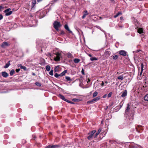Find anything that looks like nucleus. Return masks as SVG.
<instances>
[{
	"label": "nucleus",
	"instance_id": "1",
	"mask_svg": "<svg viewBox=\"0 0 148 148\" xmlns=\"http://www.w3.org/2000/svg\"><path fill=\"white\" fill-rule=\"evenodd\" d=\"M57 49L56 48V50ZM62 58V53L61 51L57 52L56 50V62L59 61Z\"/></svg>",
	"mask_w": 148,
	"mask_h": 148
},
{
	"label": "nucleus",
	"instance_id": "2",
	"mask_svg": "<svg viewBox=\"0 0 148 148\" xmlns=\"http://www.w3.org/2000/svg\"><path fill=\"white\" fill-rule=\"evenodd\" d=\"M100 99V97L98 96L95 98L91 100L88 101H87V103L89 104L92 103L93 102L99 100Z\"/></svg>",
	"mask_w": 148,
	"mask_h": 148
},
{
	"label": "nucleus",
	"instance_id": "3",
	"mask_svg": "<svg viewBox=\"0 0 148 148\" xmlns=\"http://www.w3.org/2000/svg\"><path fill=\"white\" fill-rule=\"evenodd\" d=\"M11 10V9L10 8H8L5 10L4 12L5 14V15L6 16H8L10 15L12 13V11H10Z\"/></svg>",
	"mask_w": 148,
	"mask_h": 148
},
{
	"label": "nucleus",
	"instance_id": "4",
	"mask_svg": "<svg viewBox=\"0 0 148 148\" xmlns=\"http://www.w3.org/2000/svg\"><path fill=\"white\" fill-rule=\"evenodd\" d=\"M96 131L94 130H92L88 134V135H89L87 137V138L88 140H90L91 139L93 136V134L95 133Z\"/></svg>",
	"mask_w": 148,
	"mask_h": 148
},
{
	"label": "nucleus",
	"instance_id": "5",
	"mask_svg": "<svg viewBox=\"0 0 148 148\" xmlns=\"http://www.w3.org/2000/svg\"><path fill=\"white\" fill-rule=\"evenodd\" d=\"M10 44L7 42H4L0 45L1 47L3 48H5L7 47L10 45Z\"/></svg>",
	"mask_w": 148,
	"mask_h": 148
},
{
	"label": "nucleus",
	"instance_id": "6",
	"mask_svg": "<svg viewBox=\"0 0 148 148\" xmlns=\"http://www.w3.org/2000/svg\"><path fill=\"white\" fill-rule=\"evenodd\" d=\"M110 51L108 50V49H107L105 50L103 55L106 58H107L110 56Z\"/></svg>",
	"mask_w": 148,
	"mask_h": 148
},
{
	"label": "nucleus",
	"instance_id": "7",
	"mask_svg": "<svg viewBox=\"0 0 148 148\" xmlns=\"http://www.w3.org/2000/svg\"><path fill=\"white\" fill-rule=\"evenodd\" d=\"M67 71L66 70H64L60 74H58L57 73L56 74V78L58 77L59 76H62L64 75L66 73H67Z\"/></svg>",
	"mask_w": 148,
	"mask_h": 148
},
{
	"label": "nucleus",
	"instance_id": "8",
	"mask_svg": "<svg viewBox=\"0 0 148 148\" xmlns=\"http://www.w3.org/2000/svg\"><path fill=\"white\" fill-rule=\"evenodd\" d=\"M119 53V54L123 56H125L127 55V52L124 50L120 51Z\"/></svg>",
	"mask_w": 148,
	"mask_h": 148
},
{
	"label": "nucleus",
	"instance_id": "9",
	"mask_svg": "<svg viewBox=\"0 0 148 148\" xmlns=\"http://www.w3.org/2000/svg\"><path fill=\"white\" fill-rule=\"evenodd\" d=\"M65 29L67 31H68L69 33H71L72 32L70 29L68 25L67 24H66L64 25V26Z\"/></svg>",
	"mask_w": 148,
	"mask_h": 148
},
{
	"label": "nucleus",
	"instance_id": "10",
	"mask_svg": "<svg viewBox=\"0 0 148 148\" xmlns=\"http://www.w3.org/2000/svg\"><path fill=\"white\" fill-rule=\"evenodd\" d=\"M36 3H37L36 0H32V4L31 6L32 9L34 8Z\"/></svg>",
	"mask_w": 148,
	"mask_h": 148
},
{
	"label": "nucleus",
	"instance_id": "11",
	"mask_svg": "<svg viewBox=\"0 0 148 148\" xmlns=\"http://www.w3.org/2000/svg\"><path fill=\"white\" fill-rule=\"evenodd\" d=\"M1 74L2 76L5 78L7 77L8 75V73L5 71L2 72Z\"/></svg>",
	"mask_w": 148,
	"mask_h": 148
},
{
	"label": "nucleus",
	"instance_id": "12",
	"mask_svg": "<svg viewBox=\"0 0 148 148\" xmlns=\"http://www.w3.org/2000/svg\"><path fill=\"white\" fill-rule=\"evenodd\" d=\"M127 91L126 90H125L124 92H122L121 96L122 97H124L127 95Z\"/></svg>",
	"mask_w": 148,
	"mask_h": 148
},
{
	"label": "nucleus",
	"instance_id": "13",
	"mask_svg": "<svg viewBox=\"0 0 148 148\" xmlns=\"http://www.w3.org/2000/svg\"><path fill=\"white\" fill-rule=\"evenodd\" d=\"M45 16V14L43 12H41L40 13L39 16L40 18L44 17Z\"/></svg>",
	"mask_w": 148,
	"mask_h": 148
},
{
	"label": "nucleus",
	"instance_id": "14",
	"mask_svg": "<svg viewBox=\"0 0 148 148\" xmlns=\"http://www.w3.org/2000/svg\"><path fill=\"white\" fill-rule=\"evenodd\" d=\"M62 26V25L60 24L59 22L56 21V27H60Z\"/></svg>",
	"mask_w": 148,
	"mask_h": 148
},
{
	"label": "nucleus",
	"instance_id": "15",
	"mask_svg": "<svg viewBox=\"0 0 148 148\" xmlns=\"http://www.w3.org/2000/svg\"><path fill=\"white\" fill-rule=\"evenodd\" d=\"M18 66L19 67H20L21 69H23L25 71L27 69V68L26 67L21 65V64H18Z\"/></svg>",
	"mask_w": 148,
	"mask_h": 148
},
{
	"label": "nucleus",
	"instance_id": "16",
	"mask_svg": "<svg viewBox=\"0 0 148 148\" xmlns=\"http://www.w3.org/2000/svg\"><path fill=\"white\" fill-rule=\"evenodd\" d=\"M130 104L129 103H128L127 105V107L125 110V113H126L127 112H128L129 111L130 109Z\"/></svg>",
	"mask_w": 148,
	"mask_h": 148
},
{
	"label": "nucleus",
	"instance_id": "17",
	"mask_svg": "<svg viewBox=\"0 0 148 148\" xmlns=\"http://www.w3.org/2000/svg\"><path fill=\"white\" fill-rule=\"evenodd\" d=\"M57 96L58 97L60 98L61 99L63 100L65 99V97L64 96L60 94L58 95Z\"/></svg>",
	"mask_w": 148,
	"mask_h": 148
},
{
	"label": "nucleus",
	"instance_id": "18",
	"mask_svg": "<svg viewBox=\"0 0 148 148\" xmlns=\"http://www.w3.org/2000/svg\"><path fill=\"white\" fill-rule=\"evenodd\" d=\"M55 147L56 145H48L46 147V148H55Z\"/></svg>",
	"mask_w": 148,
	"mask_h": 148
},
{
	"label": "nucleus",
	"instance_id": "19",
	"mask_svg": "<svg viewBox=\"0 0 148 148\" xmlns=\"http://www.w3.org/2000/svg\"><path fill=\"white\" fill-rule=\"evenodd\" d=\"M138 32L140 34L143 33V31L142 28H139L138 29Z\"/></svg>",
	"mask_w": 148,
	"mask_h": 148
},
{
	"label": "nucleus",
	"instance_id": "20",
	"mask_svg": "<svg viewBox=\"0 0 148 148\" xmlns=\"http://www.w3.org/2000/svg\"><path fill=\"white\" fill-rule=\"evenodd\" d=\"M122 14V13L121 12H119L116 15L114 16V18H116L119 15H121Z\"/></svg>",
	"mask_w": 148,
	"mask_h": 148
},
{
	"label": "nucleus",
	"instance_id": "21",
	"mask_svg": "<svg viewBox=\"0 0 148 148\" xmlns=\"http://www.w3.org/2000/svg\"><path fill=\"white\" fill-rule=\"evenodd\" d=\"M80 61V59L77 58H75L73 60L74 62L75 63H78Z\"/></svg>",
	"mask_w": 148,
	"mask_h": 148
},
{
	"label": "nucleus",
	"instance_id": "22",
	"mask_svg": "<svg viewBox=\"0 0 148 148\" xmlns=\"http://www.w3.org/2000/svg\"><path fill=\"white\" fill-rule=\"evenodd\" d=\"M10 61H9L4 66V68H7L10 65Z\"/></svg>",
	"mask_w": 148,
	"mask_h": 148
},
{
	"label": "nucleus",
	"instance_id": "23",
	"mask_svg": "<svg viewBox=\"0 0 148 148\" xmlns=\"http://www.w3.org/2000/svg\"><path fill=\"white\" fill-rule=\"evenodd\" d=\"M67 57L68 58H73L72 55L70 53H69L67 54Z\"/></svg>",
	"mask_w": 148,
	"mask_h": 148
},
{
	"label": "nucleus",
	"instance_id": "24",
	"mask_svg": "<svg viewBox=\"0 0 148 148\" xmlns=\"http://www.w3.org/2000/svg\"><path fill=\"white\" fill-rule=\"evenodd\" d=\"M144 99L145 101H148V94H147L144 96Z\"/></svg>",
	"mask_w": 148,
	"mask_h": 148
},
{
	"label": "nucleus",
	"instance_id": "25",
	"mask_svg": "<svg viewBox=\"0 0 148 148\" xmlns=\"http://www.w3.org/2000/svg\"><path fill=\"white\" fill-rule=\"evenodd\" d=\"M118 79H121V80H123V75H120L118 76L117 77Z\"/></svg>",
	"mask_w": 148,
	"mask_h": 148
},
{
	"label": "nucleus",
	"instance_id": "26",
	"mask_svg": "<svg viewBox=\"0 0 148 148\" xmlns=\"http://www.w3.org/2000/svg\"><path fill=\"white\" fill-rule=\"evenodd\" d=\"M134 24L136 27H136V29L138 27L139 24L137 20H136V21H134Z\"/></svg>",
	"mask_w": 148,
	"mask_h": 148
},
{
	"label": "nucleus",
	"instance_id": "27",
	"mask_svg": "<svg viewBox=\"0 0 148 148\" xmlns=\"http://www.w3.org/2000/svg\"><path fill=\"white\" fill-rule=\"evenodd\" d=\"M79 99L74 98L72 99V101L75 102H78L80 101Z\"/></svg>",
	"mask_w": 148,
	"mask_h": 148
},
{
	"label": "nucleus",
	"instance_id": "28",
	"mask_svg": "<svg viewBox=\"0 0 148 148\" xmlns=\"http://www.w3.org/2000/svg\"><path fill=\"white\" fill-rule=\"evenodd\" d=\"M59 33L60 35H63L65 34V32L63 30H60Z\"/></svg>",
	"mask_w": 148,
	"mask_h": 148
},
{
	"label": "nucleus",
	"instance_id": "29",
	"mask_svg": "<svg viewBox=\"0 0 148 148\" xmlns=\"http://www.w3.org/2000/svg\"><path fill=\"white\" fill-rule=\"evenodd\" d=\"M50 67L49 65H47L46 66V69L47 71H49L50 70Z\"/></svg>",
	"mask_w": 148,
	"mask_h": 148
},
{
	"label": "nucleus",
	"instance_id": "30",
	"mask_svg": "<svg viewBox=\"0 0 148 148\" xmlns=\"http://www.w3.org/2000/svg\"><path fill=\"white\" fill-rule=\"evenodd\" d=\"M119 57L117 55H115L112 56V58L114 60H116Z\"/></svg>",
	"mask_w": 148,
	"mask_h": 148
},
{
	"label": "nucleus",
	"instance_id": "31",
	"mask_svg": "<svg viewBox=\"0 0 148 148\" xmlns=\"http://www.w3.org/2000/svg\"><path fill=\"white\" fill-rule=\"evenodd\" d=\"M65 78L67 81H72V80L69 77L66 76Z\"/></svg>",
	"mask_w": 148,
	"mask_h": 148
},
{
	"label": "nucleus",
	"instance_id": "32",
	"mask_svg": "<svg viewBox=\"0 0 148 148\" xmlns=\"http://www.w3.org/2000/svg\"><path fill=\"white\" fill-rule=\"evenodd\" d=\"M90 60L91 61L96 60H98L97 58L95 57H91L90 58Z\"/></svg>",
	"mask_w": 148,
	"mask_h": 148
},
{
	"label": "nucleus",
	"instance_id": "33",
	"mask_svg": "<svg viewBox=\"0 0 148 148\" xmlns=\"http://www.w3.org/2000/svg\"><path fill=\"white\" fill-rule=\"evenodd\" d=\"M15 73V71L14 69L12 70L10 72V74L11 76H12Z\"/></svg>",
	"mask_w": 148,
	"mask_h": 148
},
{
	"label": "nucleus",
	"instance_id": "34",
	"mask_svg": "<svg viewBox=\"0 0 148 148\" xmlns=\"http://www.w3.org/2000/svg\"><path fill=\"white\" fill-rule=\"evenodd\" d=\"M141 73H140V74L141 75L142 73V71H143V68L144 67V65L143 63H142L141 64Z\"/></svg>",
	"mask_w": 148,
	"mask_h": 148
},
{
	"label": "nucleus",
	"instance_id": "35",
	"mask_svg": "<svg viewBox=\"0 0 148 148\" xmlns=\"http://www.w3.org/2000/svg\"><path fill=\"white\" fill-rule=\"evenodd\" d=\"M98 94V92L97 91H95L93 94V97H94L96 96Z\"/></svg>",
	"mask_w": 148,
	"mask_h": 148
},
{
	"label": "nucleus",
	"instance_id": "36",
	"mask_svg": "<svg viewBox=\"0 0 148 148\" xmlns=\"http://www.w3.org/2000/svg\"><path fill=\"white\" fill-rule=\"evenodd\" d=\"M64 100L65 101L67 102L70 103H72V104L74 103L72 102L71 101H69V100H68L67 99H66L65 98V99H64Z\"/></svg>",
	"mask_w": 148,
	"mask_h": 148
},
{
	"label": "nucleus",
	"instance_id": "37",
	"mask_svg": "<svg viewBox=\"0 0 148 148\" xmlns=\"http://www.w3.org/2000/svg\"><path fill=\"white\" fill-rule=\"evenodd\" d=\"M36 85L38 86H40L41 85V84L39 82H37L35 83Z\"/></svg>",
	"mask_w": 148,
	"mask_h": 148
},
{
	"label": "nucleus",
	"instance_id": "38",
	"mask_svg": "<svg viewBox=\"0 0 148 148\" xmlns=\"http://www.w3.org/2000/svg\"><path fill=\"white\" fill-rule=\"evenodd\" d=\"M99 133H97V132L95 134V135H93V137L94 138H96L97 136L99 135Z\"/></svg>",
	"mask_w": 148,
	"mask_h": 148
},
{
	"label": "nucleus",
	"instance_id": "39",
	"mask_svg": "<svg viewBox=\"0 0 148 148\" xmlns=\"http://www.w3.org/2000/svg\"><path fill=\"white\" fill-rule=\"evenodd\" d=\"M112 94V92H110L108 95V97L109 98V97H110L111 96Z\"/></svg>",
	"mask_w": 148,
	"mask_h": 148
},
{
	"label": "nucleus",
	"instance_id": "40",
	"mask_svg": "<svg viewBox=\"0 0 148 148\" xmlns=\"http://www.w3.org/2000/svg\"><path fill=\"white\" fill-rule=\"evenodd\" d=\"M84 14H85L86 15H87L88 14V12L86 10H85L84 11Z\"/></svg>",
	"mask_w": 148,
	"mask_h": 148
},
{
	"label": "nucleus",
	"instance_id": "41",
	"mask_svg": "<svg viewBox=\"0 0 148 148\" xmlns=\"http://www.w3.org/2000/svg\"><path fill=\"white\" fill-rule=\"evenodd\" d=\"M49 74L51 75H53V71L52 70L49 73Z\"/></svg>",
	"mask_w": 148,
	"mask_h": 148
},
{
	"label": "nucleus",
	"instance_id": "42",
	"mask_svg": "<svg viewBox=\"0 0 148 148\" xmlns=\"http://www.w3.org/2000/svg\"><path fill=\"white\" fill-rule=\"evenodd\" d=\"M4 8V7L2 5L0 6V11H1L2 9H3Z\"/></svg>",
	"mask_w": 148,
	"mask_h": 148
},
{
	"label": "nucleus",
	"instance_id": "43",
	"mask_svg": "<svg viewBox=\"0 0 148 148\" xmlns=\"http://www.w3.org/2000/svg\"><path fill=\"white\" fill-rule=\"evenodd\" d=\"M53 27L56 29V21H55L53 23Z\"/></svg>",
	"mask_w": 148,
	"mask_h": 148
},
{
	"label": "nucleus",
	"instance_id": "44",
	"mask_svg": "<svg viewBox=\"0 0 148 148\" xmlns=\"http://www.w3.org/2000/svg\"><path fill=\"white\" fill-rule=\"evenodd\" d=\"M81 72H82V74H83V75H84L85 73H84V69H82V71H81Z\"/></svg>",
	"mask_w": 148,
	"mask_h": 148
},
{
	"label": "nucleus",
	"instance_id": "45",
	"mask_svg": "<svg viewBox=\"0 0 148 148\" xmlns=\"http://www.w3.org/2000/svg\"><path fill=\"white\" fill-rule=\"evenodd\" d=\"M86 15L85 14H84L83 16L82 17V18L83 19L86 16Z\"/></svg>",
	"mask_w": 148,
	"mask_h": 148
},
{
	"label": "nucleus",
	"instance_id": "46",
	"mask_svg": "<svg viewBox=\"0 0 148 148\" xmlns=\"http://www.w3.org/2000/svg\"><path fill=\"white\" fill-rule=\"evenodd\" d=\"M101 129H99V130L98 131V132H97V133H99V134L101 132Z\"/></svg>",
	"mask_w": 148,
	"mask_h": 148
},
{
	"label": "nucleus",
	"instance_id": "47",
	"mask_svg": "<svg viewBox=\"0 0 148 148\" xmlns=\"http://www.w3.org/2000/svg\"><path fill=\"white\" fill-rule=\"evenodd\" d=\"M3 18V16L2 14H0V20L2 19Z\"/></svg>",
	"mask_w": 148,
	"mask_h": 148
},
{
	"label": "nucleus",
	"instance_id": "48",
	"mask_svg": "<svg viewBox=\"0 0 148 148\" xmlns=\"http://www.w3.org/2000/svg\"><path fill=\"white\" fill-rule=\"evenodd\" d=\"M20 70V69H16V72L18 73L19 72Z\"/></svg>",
	"mask_w": 148,
	"mask_h": 148
},
{
	"label": "nucleus",
	"instance_id": "49",
	"mask_svg": "<svg viewBox=\"0 0 148 148\" xmlns=\"http://www.w3.org/2000/svg\"><path fill=\"white\" fill-rule=\"evenodd\" d=\"M59 27H57V29H56V31H57L58 32H59L60 31V30L58 28Z\"/></svg>",
	"mask_w": 148,
	"mask_h": 148
},
{
	"label": "nucleus",
	"instance_id": "50",
	"mask_svg": "<svg viewBox=\"0 0 148 148\" xmlns=\"http://www.w3.org/2000/svg\"><path fill=\"white\" fill-rule=\"evenodd\" d=\"M101 85L102 86H103L104 85V83L103 82V81L102 82L101 84Z\"/></svg>",
	"mask_w": 148,
	"mask_h": 148
},
{
	"label": "nucleus",
	"instance_id": "51",
	"mask_svg": "<svg viewBox=\"0 0 148 148\" xmlns=\"http://www.w3.org/2000/svg\"><path fill=\"white\" fill-rule=\"evenodd\" d=\"M106 96H107V95L106 94H105V95H103V98H106Z\"/></svg>",
	"mask_w": 148,
	"mask_h": 148
},
{
	"label": "nucleus",
	"instance_id": "52",
	"mask_svg": "<svg viewBox=\"0 0 148 148\" xmlns=\"http://www.w3.org/2000/svg\"><path fill=\"white\" fill-rule=\"evenodd\" d=\"M88 56H89L91 58L92 57V55L91 54H88Z\"/></svg>",
	"mask_w": 148,
	"mask_h": 148
},
{
	"label": "nucleus",
	"instance_id": "53",
	"mask_svg": "<svg viewBox=\"0 0 148 148\" xmlns=\"http://www.w3.org/2000/svg\"><path fill=\"white\" fill-rule=\"evenodd\" d=\"M123 17L122 16H121L120 17V19L121 20H123Z\"/></svg>",
	"mask_w": 148,
	"mask_h": 148
},
{
	"label": "nucleus",
	"instance_id": "54",
	"mask_svg": "<svg viewBox=\"0 0 148 148\" xmlns=\"http://www.w3.org/2000/svg\"><path fill=\"white\" fill-rule=\"evenodd\" d=\"M32 75H33V76H35L36 75V74H35L34 73H32Z\"/></svg>",
	"mask_w": 148,
	"mask_h": 148
},
{
	"label": "nucleus",
	"instance_id": "55",
	"mask_svg": "<svg viewBox=\"0 0 148 148\" xmlns=\"http://www.w3.org/2000/svg\"><path fill=\"white\" fill-rule=\"evenodd\" d=\"M110 1L113 3L114 2V0H110Z\"/></svg>",
	"mask_w": 148,
	"mask_h": 148
},
{
	"label": "nucleus",
	"instance_id": "56",
	"mask_svg": "<svg viewBox=\"0 0 148 148\" xmlns=\"http://www.w3.org/2000/svg\"><path fill=\"white\" fill-rule=\"evenodd\" d=\"M88 81L87 82L88 83L90 81V80L89 78H88Z\"/></svg>",
	"mask_w": 148,
	"mask_h": 148
},
{
	"label": "nucleus",
	"instance_id": "57",
	"mask_svg": "<svg viewBox=\"0 0 148 148\" xmlns=\"http://www.w3.org/2000/svg\"><path fill=\"white\" fill-rule=\"evenodd\" d=\"M59 67V66H56V69L58 67ZM57 71V70L56 69V72Z\"/></svg>",
	"mask_w": 148,
	"mask_h": 148
},
{
	"label": "nucleus",
	"instance_id": "58",
	"mask_svg": "<svg viewBox=\"0 0 148 148\" xmlns=\"http://www.w3.org/2000/svg\"><path fill=\"white\" fill-rule=\"evenodd\" d=\"M8 128V129H9L8 131H9V130H10V129H9V128ZM6 129H7V128H5V130L6 131Z\"/></svg>",
	"mask_w": 148,
	"mask_h": 148
},
{
	"label": "nucleus",
	"instance_id": "59",
	"mask_svg": "<svg viewBox=\"0 0 148 148\" xmlns=\"http://www.w3.org/2000/svg\"><path fill=\"white\" fill-rule=\"evenodd\" d=\"M122 105H120V108H119V109H120V108H121L122 107Z\"/></svg>",
	"mask_w": 148,
	"mask_h": 148
},
{
	"label": "nucleus",
	"instance_id": "60",
	"mask_svg": "<svg viewBox=\"0 0 148 148\" xmlns=\"http://www.w3.org/2000/svg\"><path fill=\"white\" fill-rule=\"evenodd\" d=\"M54 71L55 72L56 71V67L54 68Z\"/></svg>",
	"mask_w": 148,
	"mask_h": 148
},
{
	"label": "nucleus",
	"instance_id": "61",
	"mask_svg": "<svg viewBox=\"0 0 148 148\" xmlns=\"http://www.w3.org/2000/svg\"><path fill=\"white\" fill-rule=\"evenodd\" d=\"M54 60L55 61H56V57H54Z\"/></svg>",
	"mask_w": 148,
	"mask_h": 148
},
{
	"label": "nucleus",
	"instance_id": "62",
	"mask_svg": "<svg viewBox=\"0 0 148 148\" xmlns=\"http://www.w3.org/2000/svg\"><path fill=\"white\" fill-rule=\"evenodd\" d=\"M56 147H59V146H58V145H56Z\"/></svg>",
	"mask_w": 148,
	"mask_h": 148
},
{
	"label": "nucleus",
	"instance_id": "63",
	"mask_svg": "<svg viewBox=\"0 0 148 148\" xmlns=\"http://www.w3.org/2000/svg\"><path fill=\"white\" fill-rule=\"evenodd\" d=\"M108 83V82H107V81H106L105 82V83H106V84H107Z\"/></svg>",
	"mask_w": 148,
	"mask_h": 148
},
{
	"label": "nucleus",
	"instance_id": "64",
	"mask_svg": "<svg viewBox=\"0 0 148 148\" xmlns=\"http://www.w3.org/2000/svg\"><path fill=\"white\" fill-rule=\"evenodd\" d=\"M36 138V136H34V138Z\"/></svg>",
	"mask_w": 148,
	"mask_h": 148
}]
</instances>
